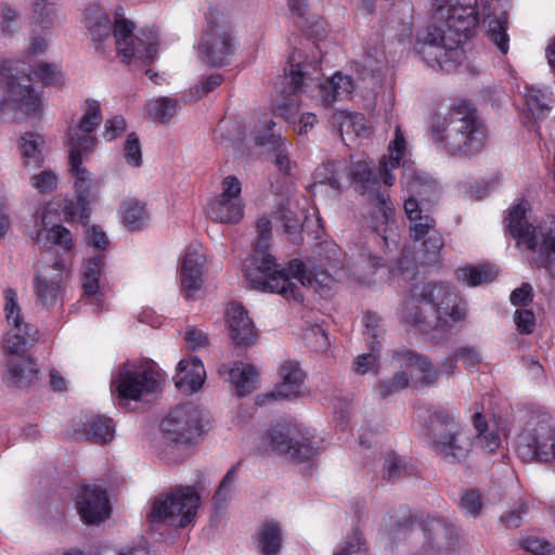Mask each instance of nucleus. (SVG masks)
Here are the masks:
<instances>
[{
	"mask_svg": "<svg viewBox=\"0 0 555 555\" xmlns=\"http://www.w3.org/2000/svg\"><path fill=\"white\" fill-rule=\"evenodd\" d=\"M434 22L420 38L418 53L431 67L449 72L456 48L474 36L479 23L477 0H434Z\"/></svg>",
	"mask_w": 555,
	"mask_h": 555,
	"instance_id": "obj_1",
	"label": "nucleus"
},
{
	"mask_svg": "<svg viewBox=\"0 0 555 555\" xmlns=\"http://www.w3.org/2000/svg\"><path fill=\"white\" fill-rule=\"evenodd\" d=\"M466 317V304L443 282L415 285L403 310L405 322L417 327L430 340L443 339Z\"/></svg>",
	"mask_w": 555,
	"mask_h": 555,
	"instance_id": "obj_2",
	"label": "nucleus"
},
{
	"mask_svg": "<svg viewBox=\"0 0 555 555\" xmlns=\"http://www.w3.org/2000/svg\"><path fill=\"white\" fill-rule=\"evenodd\" d=\"M257 241L256 248L243 268L244 276L248 284L261 292H270L282 295L286 299L299 301L302 299L300 288L293 280L305 285L306 268L302 261L294 259L289 261L287 269H280L274 258L268 253L271 241V221L262 217L256 222Z\"/></svg>",
	"mask_w": 555,
	"mask_h": 555,
	"instance_id": "obj_3",
	"label": "nucleus"
},
{
	"mask_svg": "<svg viewBox=\"0 0 555 555\" xmlns=\"http://www.w3.org/2000/svg\"><path fill=\"white\" fill-rule=\"evenodd\" d=\"M86 27L94 42H103L112 33L115 38L117 55L122 62L129 63L132 59L152 63L157 54L158 31L156 29L142 30L141 36L133 34L132 22L116 20L114 27L106 12L99 5H90L85 12Z\"/></svg>",
	"mask_w": 555,
	"mask_h": 555,
	"instance_id": "obj_4",
	"label": "nucleus"
},
{
	"mask_svg": "<svg viewBox=\"0 0 555 555\" xmlns=\"http://www.w3.org/2000/svg\"><path fill=\"white\" fill-rule=\"evenodd\" d=\"M430 129L435 143L451 156H468L483 146L485 131L476 109L467 103L452 107Z\"/></svg>",
	"mask_w": 555,
	"mask_h": 555,
	"instance_id": "obj_5",
	"label": "nucleus"
},
{
	"mask_svg": "<svg viewBox=\"0 0 555 555\" xmlns=\"http://www.w3.org/2000/svg\"><path fill=\"white\" fill-rule=\"evenodd\" d=\"M425 437L433 451L448 464L465 463L473 451V439L464 431L459 414L443 408L429 412Z\"/></svg>",
	"mask_w": 555,
	"mask_h": 555,
	"instance_id": "obj_6",
	"label": "nucleus"
},
{
	"mask_svg": "<svg viewBox=\"0 0 555 555\" xmlns=\"http://www.w3.org/2000/svg\"><path fill=\"white\" fill-rule=\"evenodd\" d=\"M289 93L297 94L317 87L320 90L322 103L332 105L336 100L348 98L353 91V80L341 73L334 74L331 79L321 82L317 62H307L300 51H294L287 59L285 77Z\"/></svg>",
	"mask_w": 555,
	"mask_h": 555,
	"instance_id": "obj_7",
	"label": "nucleus"
},
{
	"mask_svg": "<svg viewBox=\"0 0 555 555\" xmlns=\"http://www.w3.org/2000/svg\"><path fill=\"white\" fill-rule=\"evenodd\" d=\"M351 177L358 191L367 196V201L375 207L376 218L380 219L373 227L374 232L388 246L389 241L395 242L396 220L395 208L389 195L379 191V177H377L367 162H357L351 167Z\"/></svg>",
	"mask_w": 555,
	"mask_h": 555,
	"instance_id": "obj_8",
	"label": "nucleus"
},
{
	"mask_svg": "<svg viewBox=\"0 0 555 555\" xmlns=\"http://www.w3.org/2000/svg\"><path fill=\"white\" fill-rule=\"evenodd\" d=\"M516 452L525 462L555 460V427L547 414H532L516 438Z\"/></svg>",
	"mask_w": 555,
	"mask_h": 555,
	"instance_id": "obj_9",
	"label": "nucleus"
},
{
	"mask_svg": "<svg viewBox=\"0 0 555 555\" xmlns=\"http://www.w3.org/2000/svg\"><path fill=\"white\" fill-rule=\"evenodd\" d=\"M159 427L164 439L178 448L196 444L206 430L202 410L191 403L172 409L163 418Z\"/></svg>",
	"mask_w": 555,
	"mask_h": 555,
	"instance_id": "obj_10",
	"label": "nucleus"
},
{
	"mask_svg": "<svg viewBox=\"0 0 555 555\" xmlns=\"http://www.w3.org/2000/svg\"><path fill=\"white\" fill-rule=\"evenodd\" d=\"M199 504V494L193 487H176L166 496L154 501L151 521L188 527L193 524Z\"/></svg>",
	"mask_w": 555,
	"mask_h": 555,
	"instance_id": "obj_11",
	"label": "nucleus"
},
{
	"mask_svg": "<svg viewBox=\"0 0 555 555\" xmlns=\"http://www.w3.org/2000/svg\"><path fill=\"white\" fill-rule=\"evenodd\" d=\"M261 443L267 449L295 461L309 460L319 451L315 441L305 435L298 426L287 423L270 427L261 438Z\"/></svg>",
	"mask_w": 555,
	"mask_h": 555,
	"instance_id": "obj_12",
	"label": "nucleus"
},
{
	"mask_svg": "<svg viewBox=\"0 0 555 555\" xmlns=\"http://www.w3.org/2000/svg\"><path fill=\"white\" fill-rule=\"evenodd\" d=\"M4 300L5 317L12 328L4 338L3 348L8 353L20 354L25 351L28 345L37 341L38 331L34 325L23 322L14 289L7 288L4 291Z\"/></svg>",
	"mask_w": 555,
	"mask_h": 555,
	"instance_id": "obj_13",
	"label": "nucleus"
},
{
	"mask_svg": "<svg viewBox=\"0 0 555 555\" xmlns=\"http://www.w3.org/2000/svg\"><path fill=\"white\" fill-rule=\"evenodd\" d=\"M201 60L210 66H222L233 52V38L227 24L208 22L198 44Z\"/></svg>",
	"mask_w": 555,
	"mask_h": 555,
	"instance_id": "obj_14",
	"label": "nucleus"
},
{
	"mask_svg": "<svg viewBox=\"0 0 555 555\" xmlns=\"http://www.w3.org/2000/svg\"><path fill=\"white\" fill-rule=\"evenodd\" d=\"M87 154H78L69 152L70 172L75 177L74 185L77 195V203L66 206L67 212L74 218L79 217L81 222H86L90 216L89 205L94 198L93 188L94 181L91 173L81 166L82 156Z\"/></svg>",
	"mask_w": 555,
	"mask_h": 555,
	"instance_id": "obj_15",
	"label": "nucleus"
},
{
	"mask_svg": "<svg viewBox=\"0 0 555 555\" xmlns=\"http://www.w3.org/2000/svg\"><path fill=\"white\" fill-rule=\"evenodd\" d=\"M86 106L87 111L80 118L78 126L68 132L70 152H77L78 154H89L93 150L95 138L92 132L102 120L100 103L96 100H87Z\"/></svg>",
	"mask_w": 555,
	"mask_h": 555,
	"instance_id": "obj_16",
	"label": "nucleus"
},
{
	"mask_svg": "<svg viewBox=\"0 0 555 555\" xmlns=\"http://www.w3.org/2000/svg\"><path fill=\"white\" fill-rule=\"evenodd\" d=\"M76 508L85 524H100L108 518L111 507L106 492L96 486H83L76 498Z\"/></svg>",
	"mask_w": 555,
	"mask_h": 555,
	"instance_id": "obj_17",
	"label": "nucleus"
},
{
	"mask_svg": "<svg viewBox=\"0 0 555 555\" xmlns=\"http://www.w3.org/2000/svg\"><path fill=\"white\" fill-rule=\"evenodd\" d=\"M10 100L28 117H39L43 104L41 96L31 88L30 78L12 76L7 80Z\"/></svg>",
	"mask_w": 555,
	"mask_h": 555,
	"instance_id": "obj_18",
	"label": "nucleus"
},
{
	"mask_svg": "<svg viewBox=\"0 0 555 555\" xmlns=\"http://www.w3.org/2000/svg\"><path fill=\"white\" fill-rule=\"evenodd\" d=\"M65 264L56 259L51 267H44L36 276V294L38 300L46 307L53 306L61 294V283L64 280Z\"/></svg>",
	"mask_w": 555,
	"mask_h": 555,
	"instance_id": "obj_19",
	"label": "nucleus"
},
{
	"mask_svg": "<svg viewBox=\"0 0 555 555\" xmlns=\"http://www.w3.org/2000/svg\"><path fill=\"white\" fill-rule=\"evenodd\" d=\"M227 322L230 338L236 346H249L257 338V330L247 310L240 304L232 302L227 309Z\"/></svg>",
	"mask_w": 555,
	"mask_h": 555,
	"instance_id": "obj_20",
	"label": "nucleus"
},
{
	"mask_svg": "<svg viewBox=\"0 0 555 555\" xmlns=\"http://www.w3.org/2000/svg\"><path fill=\"white\" fill-rule=\"evenodd\" d=\"M526 210L525 203H518L512 207L506 218V230L516 240L518 246L535 250L538 245L535 229L527 221Z\"/></svg>",
	"mask_w": 555,
	"mask_h": 555,
	"instance_id": "obj_21",
	"label": "nucleus"
},
{
	"mask_svg": "<svg viewBox=\"0 0 555 555\" xmlns=\"http://www.w3.org/2000/svg\"><path fill=\"white\" fill-rule=\"evenodd\" d=\"M118 378L113 382H162L165 376L157 363L147 358L125 361L118 367Z\"/></svg>",
	"mask_w": 555,
	"mask_h": 555,
	"instance_id": "obj_22",
	"label": "nucleus"
},
{
	"mask_svg": "<svg viewBox=\"0 0 555 555\" xmlns=\"http://www.w3.org/2000/svg\"><path fill=\"white\" fill-rule=\"evenodd\" d=\"M472 425L477 447L486 454L496 453L502 444L496 422H489L482 413L476 412L472 417Z\"/></svg>",
	"mask_w": 555,
	"mask_h": 555,
	"instance_id": "obj_23",
	"label": "nucleus"
},
{
	"mask_svg": "<svg viewBox=\"0 0 555 555\" xmlns=\"http://www.w3.org/2000/svg\"><path fill=\"white\" fill-rule=\"evenodd\" d=\"M274 126L275 122L273 120L266 121V132L256 135V144L271 149L274 153L275 166L280 171L288 175L293 165L288 156V144L280 133L273 131Z\"/></svg>",
	"mask_w": 555,
	"mask_h": 555,
	"instance_id": "obj_24",
	"label": "nucleus"
},
{
	"mask_svg": "<svg viewBox=\"0 0 555 555\" xmlns=\"http://www.w3.org/2000/svg\"><path fill=\"white\" fill-rule=\"evenodd\" d=\"M257 551L261 555H279L283 547V527L273 519L261 522L254 535Z\"/></svg>",
	"mask_w": 555,
	"mask_h": 555,
	"instance_id": "obj_25",
	"label": "nucleus"
},
{
	"mask_svg": "<svg viewBox=\"0 0 555 555\" xmlns=\"http://www.w3.org/2000/svg\"><path fill=\"white\" fill-rule=\"evenodd\" d=\"M160 390V384H115L111 393L118 405L128 406L134 402H150Z\"/></svg>",
	"mask_w": 555,
	"mask_h": 555,
	"instance_id": "obj_26",
	"label": "nucleus"
},
{
	"mask_svg": "<svg viewBox=\"0 0 555 555\" xmlns=\"http://www.w3.org/2000/svg\"><path fill=\"white\" fill-rule=\"evenodd\" d=\"M205 263V256L198 250H189L181 264V285L190 298V292L198 291L202 287V273Z\"/></svg>",
	"mask_w": 555,
	"mask_h": 555,
	"instance_id": "obj_27",
	"label": "nucleus"
},
{
	"mask_svg": "<svg viewBox=\"0 0 555 555\" xmlns=\"http://www.w3.org/2000/svg\"><path fill=\"white\" fill-rule=\"evenodd\" d=\"M49 210L43 209L40 214V224L41 229H38L35 234H31V238L38 243L43 244L47 246L50 245H57L64 250L68 251L73 248V238L72 233L68 229H66L62 224H55L52 225L50 229L47 230L46 234L43 235V230L47 228V218H48Z\"/></svg>",
	"mask_w": 555,
	"mask_h": 555,
	"instance_id": "obj_28",
	"label": "nucleus"
},
{
	"mask_svg": "<svg viewBox=\"0 0 555 555\" xmlns=\"http://www.w3.org/2000/svg\"><path fill=\"white\" fill-rule=\"evenodd\" d=\"M17 147L24 167L33 169L42 167L44 162V139L40 133L30 131L25 132L21 135Z\"/></svg>",
	"mask_w": 555,
	"mask_h": 555,
	"instance_id": "obj_29",
	"label": "nucleus"
},
{
	"mask_svg": "<svg viewBox=\"0 0 555 555\" xmlns=\"http://www.w3.org/2000/svg\"><path fill=\"white\" fill-rule=\"evenodd\" d=\"M388 152V158L380 160L379 175L383 177L384 183L387 186H391L395 183V177L390 171L401 165L404 166V162H402V159L406 153L405 139L400 127H396L395 138L389 143Z\"/></svg>",
	"mask_w": 555,
	"mask_h": 555,
	"instance_id": "obj_30",
	"label": "nucleus"
},
{
	"mask_svg": "<svg viewBox=\"0 0 555 555\" xmlns=\"http://www.w3.org/2000/svg\"><path fill=\"white\" fill-rule=\"evenodd\" d=\"M391 359L399 369L417 370L422 372L424 380L439 376L427 357L404 347L393 350Z\"/></svg>",
	"mask_w": 555,
	"mask_h": 555,
	"instance_id": "obj_31",
	"label": "nucleus"
},
{
	"mask_svg": "<svg viewBox=\"0 0 555 555\" xmlns=\"http://www.w3.org/2000/svg\"><path fill=\"white\" fill-rule=\"evenodd\" d=\"M244 205L242 199L216 198L209 203L207 215L220 223H235L243 217Z\"/></svg>",
	"mask_w": 555,
	"mask_h": 555,
	"instance_id": "obj_32",
	"label": "nucleus"
},
{
	"mask_svg": "<svg viewBox=\"0 0 555 555\" xmlns=\"http://www.w3.org/2000/svg\"><path fill=\"white\" fill-rule=\"evenodd\" d=\"M295 204L287 199L285 203H281L275 211V219L283 223L284 232L289 240L296 244L301 241V217L295 209Z\"/></svg>",
	"mask_w": 555,
	"mask_h": 555,
	"instance_id": "obj_33",
	"label": "nucleus"
},
{
	"mask_svg": "<svg viewBox=\"0 0 555 555\" xmlns=\"http://www.w3.org/2000/svg\"><path fill=\"white\" fill-rule=\"evenodd\" d=\"M308 393L305 384H275L273 390L256 397V404L264 405L278 401H293Z\"/></svg>",
	"mask_w": 555,
	"mask_h": 555,
	"instance_id": "obj_34",
	"label": "nucleus"
},
{
	"mask_svg": "<svg viewBox=\"0 0 555 555\" xmlns=\"http://www.w3.org/2000/svg\"><path fill=\"white\" fill-rule=\"evenodd\" d=\"M524 96L527 108L534 119L543 118L550 113L553 99L548 89L527 87Z\"/></svg>",
	"mask_w": 555,
	"mask_h": 555,
	"instance_id": "obj_35",
	"label": "nucleus"
},
{
	"mask_svg": "<svg viewBox=\"0 0 555 555\" xmlns=\"http://www.w3.org/2000/svg\"><path fill=\"white\" fill-rule=\"evenodd\" d=\"M401 183L404 185L410 195L420 197L421 199H430L438 192V185L435 180L424 173L412 172L404 175Z\"/></svg>",
	"mask_w": 555,
	"mask_h": 555,
	"instance_id": "obj_36",
	"label": "nucleus"
},
{
	"mask_svg": "<svg viewBox=\"0 0 555 555\" xmlns=\"http://www.w3.org/2000/svg\"><path fill=\"white\" fill-rule=\"evenodd\" d=\"M86 437L96 443H106L115 436L113 420L105 415H91L85 425Z\"/></svg>",
	"mask_w": 555,
	"mask_h": 555,
	"instance_id": "obj_37",
	"label": "nucleus"
},
{
	"mask_svg": "<svg viewBox=\"0 0 555 555\" xmlns=\"http://www.w3.org/2000/svg\"><path fill=\"white\" fill-rule=\"evenodd\" d=\"M456 274L457 279L468 286H479L492 282L498 275V270L492 264L483 263L461 268Z\"/></svg>",
	"mask_w": 555,
	"mask_h": 555,
	"instance_id": "obj_38",
	"label": "nucleus"
},
{
	"mask_svg": "<svg viewBox=\"0 0 555 555\" xmlns=\"http://www.w3.org/2000/svg\"><path fill=\"white\" fill-rule=\"evenodd\" d=\"M149 212L145 203L135 198L127 199L121 205V219L124 224L131 231L143 228L149 220Z\"/></svg>",
	"mask_w": 555,
	"mask_h": 555,
	"instance_id": "obj_39",
	"label": "nucleus"
},
{
	"mask_svg": "<svg viewBox=\"0 0 555 555\" xmlns=\"http://www.w3.org/2000/svg\"><path fill=\"white\" fill-rule=\"evenodd\" d=\"M103 258L101 256L93 257L88 260L82 272L81 285L89 298L99 301L101 294H99V279L102 274Z\"/></svg>",
	"mask_w": 555,
	"mask_h": 555,
	"instance_id": "obj_40",
	"label": "nucleus"
},
{
	"mask_svg": "<svg viewBox=\"0 0 555 555\" xmlns=\"http://www.w3.org/2000/svg\"><path fill=\"white\" fill-rule=\"evenodd\" d=\"M219 378H228V382H254L259 378V369L243 361L234 362L232 366L220 364L217 367Z\"/></svg>",
	"mask_w": 555,
	"mask_h": 555,
	"instance_id": "obj_41",
	"label": "nucleus"
},
{
	"mask_svg": "<svg viewBox=\"0 0 555 555\" xmlns=\"http://www.w3.org/2000/svg\"><path fill=\"white\" fill-rule=\"evenodd\" d=\"M180 109L177 99L160 96L146 104V112L157 122L168 124Z\"/></svg>",
	"mask_w": 555,
	"mask_h": 555,
	"instance_id": "obj_42",
	"label": "nucleus"
},
{
	"mask_svg": "<svg viewBox=\"0 0 555 555\" xmlns=\"http://www.w3.org/2000/svg\"><path fill=\"white\" fill-rule=\"evenodd\" d=\"M343 165L335 160H327L315 168L313 180L315 184H325L333 190L340 192V172Z\"/></svg>",
	"mask_w": 555,
	"mask_h": 555,
	"instance_id": "obj_43",
	"label": "nucleus"
},
{
	"mask_svg": "<svg viewBox=\"0 0 555 555\" xmlns=\"http://www.w3.org/2000/svg\"><path fill=\"white\" fill-rule=\"evenodd\" d=\"M7 367L10 377L17 382H34L40 378L36 363L28 358H13L9 360Z\"/></svg>",
	"mask_w": 555,
	"mask_h": 555,
	"instance_id": "obj_44",
	"label": "nucleus"
},
{
	"mask_svg": "<svg viewBox=\"0 0 555 555\" xmlns=\"http://www.w3.org/2000/svg\"><path fill=\"white\" fill-rule=\"evenodd\" d=\"M533 262L538 267L546 269L555 278V230L543 234L539 254Z\"/></svg>",
	"mask_w": 555,
	"mask_h": 555,
	"instance_id": "obj_45",
	"label": "nucleus"
},
{
	"mask_svg": "<svg viewBox=\"0 0 555 555\" xmlns=\"http://www.w3.org/2000/svg\"><path fill=\"white\" fill-rule=\"evenodd\" d=\"M507 14L502 13L499 17L489 22L488 35L498 49L506 54L508 52Z\"/></svg>",
	"mask_w": 555,
	"mask_h": 555,
	"instance_id": "obj_46",
	"label": "nucleus"
},
{
	"mask_svg": "<svg viewBox=\"0 0 555 555\" xmlns=\"http://www.w3.org/2000/svg\"><path fill=\"white\" fill-rule=\"evenodd\" d=\"M178 382H206V371L203 362L197 358L183 359L178 363Z\"/></svg>",
	"mask_w": 555,
	"mask_h": 555,
	"instance_id": "obj_47",
	"label": "nucleus"
},
{
	"mask_svg": "<svg viewBox=\"0 0 555 555\" xmlns=\"http://www.w3.org/2000/svg\"><path fill=\"white\" fill-rule=\"evenodd\" d=\"M236 467L233 466L230 468L222 480L220 481L212 501L216 508H222L231 499V495L234 490V485L236 480Z\"/></svg>",
	"mask_w": 555,
	"mask_h": 555,
	"instance_id": "obj_48",
	"label": "nucleus"
},
{
	"mask_svg": "<svg viewBox=\"0 0 555 555\" xmlns=\"http://www.w3.org/2000/svg\"><path fill=\"white\" fill-rule=\"evenodd\" d=\"M57 3L55 0H36L33 4L34 18L48 27L54 23L57 17Z\"/></svg>",
	"mask_w": 555,
	"mask_h": 555,
	"instance_id": "obj_49",
	"label": "nucleus"
},
{
	"mask_svg": "<svg viewBox=\"0 0 555 555\" xmlns=\"http://www.w3.org/2000/svg\"><path fill=\"white\" fill-rule=\"evenodd\" d=\"M304 340L315 352L325 351L330 345L327 334L320 325H309L304 332Z\"/></svg>",
	"mask_w": 555,
	"mask_h": 555,
	"instance_id": "obj_50",
	"label": "nucleus"
},
{
	"mask_svg": "<svg viewBox=\"0 0 555 555\" xmlns=\"http://www.w3.org/2000/svg\"><path fill=\"white\" fill-rule=\"evenodd\" d=\"M278 375L282 382H304L308 377L301 363L294 359L282 361L278 369Z\"/></svg>",
	"mask_w": 555,
	"mask_h": 555,
	"instance_id": "obj_51",
	"label": "nucleus"
},
{
	"mask_svg": "<svg viewBox=\"0 0 555 555\" xmlns=\"http://www.w3.org/2000/svg\"><path fill=\"white\" fill-rule=\"evenodd\" d=\"M443 245L444 243L441 234L438 231H431L423 243V261L427 264H435L439 262Z\"/></svg>",
	"mask_w": 555,
	"mask_h": 555,
	"instance_id": "obj_52",
	"label": "nucleus"
},
{
	"mask_svg": "<svg viewBox=\"0 0 555 555\" xmlns=\"http://www.w3.org/2000/svg\"><path fill=\"white\" fill-rule=\"evenodd\" d=\"M338 125L341 135L344 132L349 133L350 131H353L358 137L369 134V129L364 126V116L362 114L340 113Z\"/></svg>",
	"mask_w": 555,
	"mask_h": 555,
	"instance_id": "obj_53",
	"label": "nucleus"
},
{
	"mask_svg": "<svg viewBox=\"0 0 555 555\" xmlns=\"http://www.w3.org/2000/svg\"><path fill=\"white\" fill-rule=\"evenodd\" d=\"M365 326V336L367 346L372 350H377L380 347L379 337L382 336L380 318L373 312H366L363 318Z\"/></svg>",
	"mask_w": 555,
	"mask_h": 555,
	"instance_id": "obj_54",
	"label": "nucleus"
},
{
	"mask_svg": "<svg viewBox=\"0 0 555 555\" xmlns=\"http://www.w3.org/2000/svg\"><path fill=\"white\" fill-rule=\"evenodd\" d=\"M34 75L39 78L44 85L60 86L64 83L63 75L60 68L50 63H40L34 70Z\"/></svg>",
	"mask_w": 555,
	"mask_h": 555,
	"instance_id": "obj_55",
	"label": "nucleus"
},
{
	"mask_svg": "<svg viewBox=\"0 0 555 555\" xmlns=\"http://www.w3.org/2000/svg\"><path fill=\"white\" fill-rule=\"evenodd\" d=\"M59 178L52 170H43L30 178V184L39 193H50L57 186Z\"/></svg>",
	"mask_w": 555,
	"mask_h": 555,
	"instance_id": "obj_56",
	"label": "nucleus"
},
{
	"mask_svg": "<svg viewBox=\"0 0 555 555\" xmlns=\"http://www.w3.org/2000/svg\"><path fill=\"white\" fill-rule=\"evenodd\" d=\"M378 351L370 349V352L358 356L352 365L353 372L359 375L375 372L378 367Z\"/></svg>",
	"mask_w": 555,
	"mask_h": 555,
	"instance_id": "obj_57",
	"label": "nucleus"
},
{
	"mask_svg": "<svg viewBox=\"0 0 555 555\" xmlns=\"http://www.w3.org/2000/svg\"><path fill=\"white\" fill-rule=\"evenodd\" d=\"M335 555H366L361 533L353 530Z\"/></svg>",
	"mask_w": 555,
	"mask_h": 555,
	"instance_id": "obj_58",
	"label": "nucleus"
},
{
	"mask_svg": "<svg viewBox=\"0 0 555 555\" xmlns=\"http://www.w3.org/2000/svg\"><path fill=\"white\" fill-rule=\"evenodd\" d=\"M460 507L465 514L474 518L477 517L482 507L480 493L476 490L464 492L461 498Z\"/></svg>",
	"mask_w": 555,
	"mask_h": 555,
	"instance_id": "obj_59",
	"label": "nucleus"
},
{
	"mask_svg": "<svg viewBox=\"0 0 555 555\" xmlns=\"http://www.w3.org/2000/svg\"><path fill=\"white\" fill-rule=\"evenodd\" d=\"M411 222L410 232L411 236L415 241H420L427 237L431 231H436L434 229L435 227V220L428 215H422L420 216V219H415Z\"/></svg>",
	"mask_w": 555,
	"mask_h": 555,
	"instance_id": "obj_60",
	"label": "nucleus"
},
{
	"mask_svg": "<svg viewBox=\"0 0 555 555\" xmlns=\"http://www.w3.org/2000/svg\"><path fill=\"white\" fill-rule=\"evenodd\" d=\"M514 322L517 331L522 335H529L534 332L535 317L531 310L517 309L514 314Z\"/></svg>",
	"mask_w": 555,
	"mask_h": 555,
	"instance_id": "obj_61",
	"label": "nucleus"
},
{
	"mask_svg": "<svg viewBox=\"0 0 555 555\" xmlns=\"http://www.w3.org/2000/svg\"><path fill=\"white\" fill-rule=\"evenodd\" d=\"M0 30L3 36L11 37L16 28V21L18 18V13L15 9L11 8L9 4H2L0 8Z\"/></svg>",
	"mask_w": 555,
	"mask_h": 555,
	"instance_id": "obj_62",
	"label": "nucleus"
},
{
	"mask_svg": "<svg viewBox=\"0 0 555 555\" xmlns=\"http://www.w3.org/2000/svg\"><path fill=\"white\" fill-rule=\"evenodd\" d=\"M125 158L128 164L135 167L142 164V152L139 138L135 133H130L125 143Z\"/></svg>",
	"mask_w": 555,
	"mask_h": 555,
	"instance_id": "obj_63",
	"label": "nucleus"
},
{
	"mask_svg": "<svg viewBox=\"0 0 555 555\" xmlns=\"http://www.w3.org/2000/svg\"><path fill=\"white\" fill-rule=\"evenodd\" d=\"M521 546L534 555H555V547L547 541L538 538H527L522 540Z\"/></svg>",
	"mask_w": 555,
	"mask_h": 555,
	"instance_id": "obj_64",
	"label": "nucleus"
}]
</instances>
